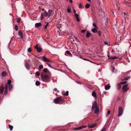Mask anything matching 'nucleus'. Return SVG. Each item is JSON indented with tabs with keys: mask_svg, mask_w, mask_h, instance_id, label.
<instances>
[{
	"mask_svg": "<svg viewBox=\"0 0 131 131\" xmlns=\"http://www.w3.org/2000/svg\"><path fill=\"white\" fill-rule=\"evenodd\" d=\"M61 97H58L55 99L54 100V102L56 104H59L60 102Z\"/></svg>",
	"mask_w": 131,
	"mask_h": 131,
	"instance_id": "nucleus-3",
	"label": "nucleus"
},
{
	"mask_svg": "<svg viewBox=\"0 0 131 131\" xmlns=\"http://www.w3.org/2000/svg\"><path fill=\"white\" fill-rule=\"evenodd\" d=\"M82 58L84 60H86V61H90V62H91V61L90 60H89L88 59H86V58Z\"/></svg>",
	"mask_w": 131,
	"mask_h": 131,
	"instance_id": "nucleus-50",
	"label": "nucleus"
},
{
	"mask_svg": "<svg viewBox=\"0 0 131 131\" xmlns=\"http://www.w3.org/2000/svg\"><path fill=\"white\" fill-rule=\"evenodd\" d=\"M105 88L106 90H108L110 89V84H107L106 85Z\"/></svg>",
	"mask_w": 131,
	"mask_h": 131,
	"instance_id": "nucleus-16",
	"label": "nucleus"
},
{
	"mask_svg": "<svg viewBox=\"0 0 131 131\" xmlns=\"http://www.w3.org/2000/svg\"><path fill=\"white\" fill-rule=\"evenodd\" d=\"M122 85L120 83H119L117 84V88L118 90H120L121 89V85Z\"/></svg>",
	"mask_w": 131,
	"mask_h": 131,
	"instance_id": "nucleus-15",
	"label": "nucleus"
},
{
	"mask_svg": "<svg viewBox=\"0 0 131 131\" xmlns=\"http://www.w3.org/2000/svg\"><path fill=\"white\" fill-rule=\"evenodd\" d=\"M52 11L51 10H49L48 11V16L49 17L51 15L52 13L51 12Z\"/></svg>",
	"mask_w": 131,
	"mask_h": 131,
	"instance_id": "nucleus-25",
	"label": "nucleus"
},
{
	"mask_svg": "<svg viewBox=\"0 0 131 131\" xmlns=\"http://www.w3.org/2000/svg\"><path fill=\"white\" fill-rule=\"evenodd\" d=\"M11 83V81L10 80H8L7 81V84H8L9 85V84H10Z\"/></svg>",
	"mask_w": 131,
	"mask_h": 131,
	"instance_id": "nucleus-35",
	"label": "nucleus"
},
{
	"mask_svg": "<svg viewBox=\"0 0 131 131\" xmlns=\"http://www.w3.org/2000/svg\"><path fill=\"white\" fill-rule=\"evenodd\" d=\"M18 27L17 25H15L14 28H15V30H16V31L18 30Z\"/></svg>",
	"mask_w": 131,
	"mask_h": 131,
	"instance_id": "nucleus-39",
	"label": "nucleus"
},
{
	"mask_svg": "<svg viewBox=\"0 0 131 131\" xmlns=\"http://www.w3.org/2000/svg\"><path fill=\"white\" fill-rule=\"evenodd\" d=\"M69 1L71 3H72V0H69Z\"/></svg>",
	"mask_w": 131,
	"mask_h": 131,
	"instance_id": "nucleus-59",
	"label": "nucleus"
},
{
	"mask_svg": "<svg viewBox=\"0 0 131 131\" xmlns=\"http://www.w3.org/2000/svg\"><path fill=\"white\" fill-rule=\"evenodd\" d=\"M20 18H18L17 19V23H19L20 22Z\"/></svg>",
	"mask_w": 131,
	"mask_h": 131,
	"instance_id": "nucleus-37",
	"label": "nucleus"
},
{
	"mask_svg": "<svg viewBox=\"0 0 131 131\" xmlns=\"http://www.w3.org/2000/svg\"><path fill=\"white\" fill-rule=\"evenodd\" d=\"M123 113V108L121 106H119L118 107V116H121L122 113Z\"/></svg>",
	"mask_w": 131,
	"mask_h": 131,
	"instance_id": "nucleus-2",
	"label": "nucleus"
},
{
	"mask_svg": "<svg viewBox=\"0 0 131 131\" xmlns=\"http://www.w3.org/2000/svg\"><path fill=\"white\" fill-rule=\"evenodd\" d=\"M112 58H113L112 57H110V58H108V59H112Z\"/></svg>",
	"mask_w": 131,
	"mask_h": 131,
	"instance_id": "nucleus-58",
	"label": "nucleus"
},
{
	"mask_svg": "<svg viewBox=\"0 0 131 131\" xmlns=\"http://www.w3.org/2000/svg\"><path fill=\"white\" fill-rule=\"evenodd\" d=\"M37 58L39 59H42V57H37Z\"/></svg>",
	"mask_w": 131,
	"mask_h": 131,
	"instance_id": "nucleus-54",
	"label": "nucleus"
},
{
	"mask_svg": "<svg viewBox=\"0 0 131 131\" xmlns=\"http://www.w3.org/2000/svg\"><path fill=\"white\" fill-rule=\"evenodd\" d=\"M43 68V66L42 65H40L38 69H41Z\"/></svg>",
	"mask_w": 131,
	"mask_h": 131,
	"instance_id": "nucleus-30",
	"label": "nucleus"
},
{
	"mask_svg": "<svg viewBox=\"0 0 131 131\" xmlns=\"http://www.w3.org/2000/svg\"><path fill=\"white\" fill-rule=\"evenodd\" d=\"M6 74H2V75L3 76H5Z\"/></svg>",
	"mask_w": 131,
	"mask_h": 131,
	"instance_id": "nucleus-60",
	"label": "nucleus"
},
{
	"mask_svg": "<svg viewBox=\"0 0 131 131\" xmlns=\"http://www.w3.org/2000/svg\"><path fill=\"white\" fill-rule=\"evenodd\" d=\"M86 127V126L82 125L79 127L74 128H73V130H80L83 128H84Z\"/></svg>",
	"mask_w": 131,
	"mask_h": 131,
	"instance_id": "nucleus-7",
	"label": "nucleus"
},
{
	"mask_svg": "<svg viewBox=\"0 0 131 131\" xmlns=\"http://www.w3.org/2000/svg\"><path fill=\"white\" fill-rule=\"evenodd\" d=\"M9 128L10 130L11 131L12 130L13 128V126H11V125H9Z\"/></svg>",
	"mask_w": 131,
	"mask_h": 131,
	"instance_id": "nucleus-32",
	"label": "nucleus"
},
{
	"mask_svg": "<svg viewBox=\"0 0 131 131\" xmlns=\"http://www.w3.org/2000/svg\"><path fill=\"white\" fill-rule=\"evenodd\" d=\"M126 83H127V82L125 81H124V82H120V84H126Z\"/></svg>",
	"mask_w": 131,
	"mask_h": 131,
	"instance_id": "nucleus-40",
	"label": "nucleus"
},
{
	"mask_svg": "<svg viewBox=\"0 0 131 131\" xmlns=\"http://www.w3.org/2000/svg\"><path fill=\"white\" fill-rule=\"evenodd\" d=\"M92 95L94 97H96V94L94 91L92 92Z\"/></svg>",
	"mask_w": 131,
	"mask_h": 131,
	"instance_id": "nucleus-21",
	"label": "nucleus"
},
{
	"mask_svg": "<svg viewBox=\"0 0 131 131\" xmlns=\"http://www.w3.org/2000/svg\"><path fill=\"white\" fill-rule=\"evenodd\" d=\"M4 87L3 85L2 84L0 88V94H3V92L4 91Z\"/></svg>",
	"mask_w": 131,
	"mask_h": 131,
	"instance_id": "nucleus-12",
	"label": "nucleus"
},
{
	"mask_svg": "<svg viewBox=\"0 0 131 131\" xmlns=\"http://www.w3.org/2000/svg\"><path fill=\"white\" fill-rule=\"evenodd\" d=\"M35 84L37 86H38L40 84V82L38 81H37L36 82Z\"/></svg>",
	"mask_w": 131,
	"mask_h": 131,
	"instance_id": "nucleus-24",
	"label": "nucleus"
},
{
	"mask_svg": "<svg viewBox=\"0 0 131 131\" xmlns=\"http://www.w3.org/2000/svg\"><path fill=\"white\" fill-rule=\"evenodd\" d=\"M8 92V89L5 90L4 91V94H7Z\"/></svg>",
	"mask_w": 131,
	"mask_h": 131,
	"instance_id": "nucleus-49",
	"label": "nucleus"
},
{
	"mask_svg": "<svg viewBox=\"0 0 131 131\" xmlns=\"http://www.w3.org/2000/svg\"><path fill=\"white\" fill-rule=\"evenodd\" d=\"M112 68L111 70L113 72L115 70V67L114 66H112Z\"/></svg>",
	"mask_w": 131,
	"mask_h": 131,
	"instance_id": "nucleus-41",
	"label": "nucleus"
},
{
	"mask_svg": "<svg viewBox=\"0 0 131 131\" xmlns=\"http://www.w3.org/2000/svg\"><path fill=\"white\" fill-rule=\"evenodd\" d=\"M35 48L36 49L37 51L38 52H41L42 50V49L38 47V45H36L35 47Z\"/></svg>",
	"mask_w": 131,
	"mask_h": 131,
	"instance_id": "nucleus-8",
	"label": "nucleus"
},
{
	"mask_svg": "<svg viewBox=\"0 0 131 131\" xmlns=\"http://www.w3.org/2000/svg\"><path fill=\"white\" fill-rule=\"evenodd\" d=\"M126 16H129V14H128V13H127L126 14Z\"/></svg>",
	"mask_w": 131,
	"mask_h": 131,
	"instance_id": "nucleus-64",
	"label": "nucleus"
},
{
	"mask_svg": "<svg viewBox=\"0 0 131 131\" xmlns=\"http://www.w3.org/2000/svg\"><path fill=\"white\" fill-rule=\"evenodd\" d=\"M97 124L96 123H92V124H89L88 126L89 128H92L96 126Z\"/></svg>",
	"mask_w": 131,
	"mask_h": 131,
	"instance_id": "nucleus-10",
	"label": "nucleus"
},
{
	"mask_svg": "<svg viewBox=\"0 0 131 131\" xmlns=\"http://www.w3.org/2000/svg\"><path fill=\"white\" fill-rule=\"evenodd\" d=\"M12 84L9 85V91H10L12 90Z\"/></svg>",
	"mask_w": 131,
	"mask_h": 131,
	"instance_id": "nucleus-26",
	"label": "nucleus"
},
{
	"mask_svg": "<svg viewBox=\"0 0 131 131\" xmlns=\"http://www.w3.org/2000/svg\"><path fill=\"white\" fill-rule=\"evenodd\" d=\"M86 30H81V32L82 33H85L86 32Z\"/></svg>",
	"mask_w": 131,
	"mask_h": 131,
	"instance_id": "nucleus-51",
	"label": "nucleus"
},
{
	"mask_svg": "<svg viewBox=\"0 0 131 131\" xmlns=\"http://www.w3.org/2000/svg\"><path fill=\"white\" fill-rule=\"evenodd\" d=\"M61 100L60 101V104H63L65 102L64 101V100L63 99H61Z\"/></svg>",
	"mask_w": 131,
	"mask_h": 131,
	"instance_id": "nucleus-18",
	"label": "nucleus"
},
{
	"mask_svg": "<svg viewBox=\"0 0 131 131\" xmlns=\"http://www.w3.org/2000/svg\"><path fill=\"white\" fill-rule=\"evenodd\" d=\"M110 111L109 110H108V111H107V114L108 115H109L110 114Z\"/></svg>",
	"mask_w": 131,
	"mask_h": 131,
	"instance_id": "nucleus-53",
	"label": "nucleus"
},
{
	"mask_svg": "<svg viewBox=\"0 0 131 131\" xmlns=\"http://www.w3.org/2000/svg\"><path fill=\"white\" fill-rule=\"evenodd\" d=\"M31 48H29L28 49V52L30 53V52H31Z\"/></svg>",
	"mask_w": 131,
	"mask_h": 131,
	"instance_id": "nucleus-38",
	"label": "nucleus"
},
{
	"mask_svg": "<svg viewBox=\"0 0 131 131\" xmlns=\"http://www.w3.org/2000/svg\"><path fill=\"white\" fill-rule=\"evenodd\" d=\"M93 25L94 27H95L96 29H98V28L97 27L95 23H93Z\"/></svg>",
	"mask_w": 131,
	"mask_h": 131,
	"instance_id": "nucleus-36",
	"label": "nucleus"
},
{
	"mask_svg": "<svg viewBox=\"0 0 131 131\" xmlns=\"http://www.w3.org/2000/svg\"><path fill=\"white\" fill-rule=\"evenodd\" d=\"M66 53L68 54H69L70 56H72V54H71L70 53V52L68 51H66Z\"/></svg>",
	"mask_w": 131,
	"mask_h": 131,
	"instance_id": "nucleus-29",
	"label": "nucleus"
},
{
	"mask_svg": "<svg viewBox=\"0 0 131 131\" xmlns=\"http://www.w3.org/2000/svg\"><path fill=\"white\" fill-rule=\"evenodd\" d=\"M76 20L77 21H79V22L80 21V20L79 19L78 17H76Z\"/></svg>",
	"mask_w": 131,
	"mask_h": 131,
	"instance_id": "nucleus-47",
	"label": "nucleus"
},
{
	"mask_svg": "<svg viewBox=\"0 0 131 131\" xmlns=\"http://www.w3.org/2000/svg\"><path fill=\"white\" fill-rule=\"evenodd\" d=\"M98 108V107L97 106V103L96 101H94V102L93 103L92 110H94V108Z\"/></svg>",
	"mask_w": 131,
	"mask_h": 131,
	"instance_id": "nucleus-4",
	"label": "nucleus"
},
{
	"mask_svg": "<svg viewBox=\"0 0 131 131\" xmlns=\"http://www.w3.org/2000/svg\"><path fill=\"white\" fill-rule=\"evenodd\" d=\"M129 78V77H126L124 79V80H128Z\"/></svg>",
	"mask_w": 131,
	"mask_h": 131,
	"instance_id": "nucleus-46",
	"label": "nucleus"
},
{
	"mask_svg": "<svg viewBox=\"0 0 131 131\" xmlns=\"http://www.w3.org/2000/svg\"><path fill=\"white\" fill-rule=\"evenodd\" d=\"M41 77L43 81L49 82L51 80V76L48 74H41Z\"/></svg>",
	"mask_w": 131,
	"mask_h": 131,
	"instance_id": "nucleus-1",
	"label": "nucleus"
},
{
	"mask_svg": "<svg viewBox=\"0 0 131 131\" xmlns=\"http://www.w3.org/2000/svg\"><path fill=\"white\" fill-rule=\"evenodd\" d=\"M44 18V14L43 13H41V19L42 20Z\"/></svg>",
	"mask_w": 131,
	"mask_h": 131,
	"instance_id": "nucleus-34",
	"label": "nucleus"
},
{
	"mask_svg": "<svg viewBox=\"0 0 131 131\" xmlns=\"http://www.w3.org/2000/svg\"><path fill=\"white\" fill-rule=\"evenodd\" d=\"M126 16H124V18L125 19H126Z\"/></svg>",
	"mask_w": 131,
	"mask_h": 131,
	"instance_id": "nucleus-63",
	"label": "nucleus"
},
{
	"mask_svg": "<svg viewBox=\"0 0 131 131\" xmlns=\"http://www.w3.org/2000/svg\"><path fill=\"white\" fill-rule=\"evenodd\" d=\"M103 92H104V94H106V91H104Z\"/></svg>",
	"mask_w": 131,
	"mask_h": 131,
	"instance_id": "nucleus-62",
	"label": "nucleus"
},
{
	"mask_svg": "<svg viewBox=\"0 0 131 131\" xmlns=\"http://www.w3.org/2000/svg\"><path fill=\"white\" fill-rule=\"evenodd\" d=\"M67 11L69 13H70L71 12L70 6H69L68 7L67 9Z\"/></svg>",
	"mask_w": 131,
	"mask_h": 131,
	"instance_id": "nucleus-23",
	"label": "nucleus"
},
{
	"mask_svg": "<svg viewBox=\"0 0 131 131\" xmlns=\"http://www.w3.org/2000/svg\"><path fill=\"white\" fill-rule=\"evenodd\" d=\"M43 71L44 73H47L48 74H50L51 73L49 71L48 69L46 68H44L43 69Z\"/></svg>",
	"mask_w": 131,
	"mask_h": 131,
	"instance_id": "nucleus-14",
	"label": "nucleus"
},
{
	"mask_svg": "<svg viewBox=\"0 0 131 131\" xmlns=\"http://www.w3.org/2000/svg\"><path fill=\"white\" fill-rule=\"evenodd\" d=\"M91 35V34L88 31H87L86 35V36L87 37H89Z\"/></svg>",
	"mask_w": 131,
	"mask_h": 131,
	"instance_id": "nucleus-20",
	"label": "nucleus"
},
{
	"mask_svg": "<svg viewBox=\"0 0 131 131\" xmlns=\"http://www.w3.org/2000/svg\"><path fill=\"white\" fill-rule=\"evenodd\" d=\"M2 74H7L6 72L3 71L2 73Z\"/></svg>",
	"mask_w": 131,
	"mask_h": 131,
	"instance_id": "nucleus-56",
	"label": "nucleus"
},
{
	"mask_svg": "<svg viewBox=\"0 0 131 131\" xmlns=\"http://www.w3.org/2000/svg\"><path fill=\"white\" fill-rule=\"evenodd\" d=\"M43 14L46 17L48 16V13L46 11L44 12Z\"/></svg>",
	"mask_w": 131,
	"mask_h": 131,
	"instance_id": "nucleus-27",
	"label": "nucleus"
},
{
	"mask_svg": "<svg viewBox=\"0 0 131 131\" xmlns=\"http://www.w3.org/2000/svg\"><path fill=\"white\" fill-rule=\"evenodd\" d=\"M82 7V4L81 3H80L79 5V8H81Z\"/></svg>",
	"mask_w": 131,
	"mask_h": 131,
	"instance_id": "nucleus-44",
	"label": "nucleus"
},
{
	"mask_svg": "<svg viewBox=\"0 0 131 131\" xmlns=\"http://www.w3.org/2000/svg\"><path fill=\"white\" fill-rule=\"evenodd\" d=\"M69 92L68 91H67L66 92V93L63 94V95L64 96H67L68 95Z\"/></svg>",
	"mask_w": 131,
	"mask_h": 131,
	"instance_id": "nucleus-33",
	"label": "nucleus"
},
{
	"mask_svg": "<svg viewBox=\"0 0 131 131\" xmlns=\"http://www.w3.org/2000/svg\"><path fill=\"white\" fill-rule=\"evenodd\" d=\"M25 66L27 69L29 70L30 65L28 62H25Z\"/></svg>",
	"mask_w": 131,
	"mask_h": 131,
	"instance_id": "nucleus-13",
	"label": "nucleus"
},
{
	"mask_svg": "<svg viewBox=\"0 0 131 131\" xmlns=\"http://www.w3.org/2000/svg\"><path fill=\"white\" fill-rule=\"evenodd\" d=\"M99 110L98 108H97L96 110H95L94 111V113L95 114H97L99 113Z\"/></svg>",
	"mask_w": 131,
	"mask_h": 131,
	"instance_id": "nucleus-22",
	"label": "nucleus"
},
{
	"mask_svg": "<svg viewBox=\"0 0 131 131\" xmlns=\"http://www.w3.org/2000/svg\"><path fill=\"white\" fill-rule=\"evenodd\" d=\"M106 129L105 128H103L102 131H105V130Z\"/></svg>",
	"mask_w": 131,
	"mask_h": 131,
	"instance_id": "nucleus-55",
	"label": "nucleus"
},
{
	"mask_svg": "<svg viewBox=\"0 0 131 131\" xmlns=\"http://www.w3.org/2000/svg\"><path fill=\"white\" fill-rule=\"evenodd\" d=\"M4 88L5 90L8 89L7 86L6 84Z\"/></svg>",
	"mask_w": 131,
	"mask_h": 131,
	"instance_id": "nucleus-42",
	"label": "nucleus"
},
{
	"mask_svg": "<svg viewBox=\"0 0 131 131\" xmlns=\"http://www.w3.org/2000/svg\"><path fill=\"white\" fill-rule=\"evenodd\" d=\"M73 12L74 13H76V11L75 9H74Z\"/></svg>",
	"mask_w": 131,
	"mask_h": 131,
	"instance_id": "nucleus-61",
	"label": "nucleus"
},
{
	"mask_svg": "<svg viewBox=\"0 0 131 131\" xmlns=\"http://www.w3.org/2000/svg\"><path fill=\"white\" fill-rule=\"evenodd\" d=\"M75 15L76 17H79V15L78 14H75Z\"/></svg>",
	"mask_w": 131,
	"mask_h": 131,
	"instance_id": "nucleus-52",
	"label": "nucleus"
},
{
	"mask_svg": "<svg viewBox=\"0 0 131 131\" xmlns=\"http://www.w3.org/2000/svg\"><path fill=\"white\" fill-rule=\"evenodd\" d=\"M97 29H97H96V28H94L93 29H92V31L94 32V33H95L96 32H97Z\"/></svg>",
	"mask_w": 131,
	"mask_h": 131,
	"instance_id": "nucleus-19",
	"label": "nucleus"
},
{
	"mask_svg": "<svg viewBox=\"0 0 131 131\" xmlns=\"http://www.w3.org/2000/svg\"><path fill=\"white\" fill-rule=\"evenodd\" d=\"M49 26V23H47L46 25L44 27V29H46L47 28V27Z\"/></svg>",
	"mask_w": 131,
	"mask_h": 131,
	"instance_id": "nucleus-28",
	"label": "nucleus"
},
{
	"mask_svg": "<svg viewBox=\"0 0 131 131\" xmlns=\"http://www.w3.org/2000/svg\"><path fill=\"white\" fill-rule=\"evenodd\" d=\"M90 4L89 3L85 5V8H88L90 7Z\"/></svg>",
	"mask_w": 131,
	"mask_h": 131,
	"instance_id": "nucleus-31",
	"label": "nucleus"
},
{
	"mask_svg": "<svg viewBox=\"0 0 131 131\" xmlns=\"http://www.w3.org/2000/svg\"><path fill=\"white\" fill-rule=\"evenodd\" d=\"M42 24L40 23H36L35 24V26L37 27L40 26Z\"/></svg>",
	"mask_w": 131,
	"mask_h": 131,
	"instance_id": "nucleus-17",
	"label": "nucleus"
},
{
	"mask_svg": "<svg viewBox=\"0 0 131 131\" xmlns=\"http://www.w3.org/2000/svg\"><path fill=\"white\" fill-rule=\"evenodd\" d=\"M127 84H126L123 86V88H122V89H123V92H124L128 91V89L127 88Z\"/></svg>",
	"mask_w": 131,
	"mask_h": 131,
	"instance_id": "nucleus-6",
	"label": "nucleus"
},
{
	"mask_svg": "<svg viewBox=\"0 0 131 131\" xmlns=\"http://www.w3.org/2000/svg\"><path fill=\"white\" fill-rule=\"evenodd\" d=\"M54 91H57L58 93L59 92V91L57 90V89L56 88H55L54 89Z\"/></svg>",
	"mask_w": 131,
	"mask_h": 131,
	"instance_id": "nucleus-43",
	"label": "nucleus"
},
{
	"mask_svg": "<svg viewBox=\"0 0 131 131\" xmlns=\"http://www.w3.org/2000/svg\"><path fill=\"white\" fill-rule=\"evenodd\" d=\"M104 43L106 44V45H107L108 44V43L106 41H104Z\"/></svg>",
	"mask_w": 131,
	"mask_h": 131,
	"instance_id": "nucleus-57",
	"label": "nucleus"
},
{
	"mask_svg": "<svg viewBox=\"0 0 131 131\" xmlns=\"http://www.w3.org/2000/svg\"><path fill=\"white\" fill-rule=\"evenodd\" d=\"M34 66L35 67H37L39 64V63H40V62L37 59H36L35 61L34 62Z\"/></svg>",
	"mask_w": 131,
	"mask_h": 131,
	"instance_id": "nucleus-5",
	"label": "nucleus"
},
{
	"mask_svg": "<svg viewBox=\"0 0 131 131\" xmlns=\"http://www.w3.org/2000/svg\"><path fill=\"white\" fill-rule=\"evenodd\" d=\"M118 57H116V56H114V57H113L112 59H118Z\"/></svg>",
	"mask_w": 131,
	"mask_h": 131,
	"instance_id": "nucleus-48",
	"label": "nucleus"
},
{
	"mask_svg": "<svg viewBox=\"0 0 131 131\" xmlns=\"http://www.w3.org/2000/svg\"><path fill=\"white\" fill-rule=\"evenodd\" d=\"M43 61L46 62H50V60L47 58L45 56H42V59Z\"/></svg>",
	"mask_w": 131,
	"mask_h": 131,
	"instance_id": "nucleus-9",
	"label": "nucleus"
},
{
	"mask_svg": "<svg viewBox=\"0 0 131 131\" xmlns=\"http://www.w3.org/2000/svg\"><path fill=\"white\" fill-rule=\"evenodd\" d=\"M98 34H99V36L100 37L101 34V31H98Z\"/></svg>",
	"mask_w": 131,
	"mask_h": 131,
	"instance_id": "nucleus-45",
	"label": "nucleus"
},
{
	"mask_svg": "<svg viewBox=\"0 0 131 131\" xmlns=\"http://www.w3.org/2000/svg\"><path fill=\"white\" fill-rule=\"evenodd\" d=\"M18 34L21 39H23V35L22 32V31L21 30H20L18 31Z\"/></svg>",
	"mask_w": 131,
	"mask_h": 131,
	"instance_id": "nucleus-11",
	"label": "nucleus"
}]
</instances>
